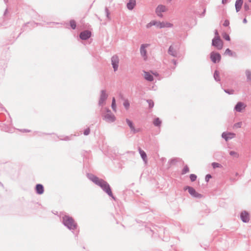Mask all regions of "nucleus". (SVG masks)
Wrapping results in <instances>:
<instances>
[{
	"instance_id": "1",
	"label": "nucleus",
	"mask_w": 251,
	"mask_h": 251,
	"mask_svg": "<svg viewBox=\"0 0 251 251\" xmlns=\"http://www.w3.org/2000/svg\"><path fill=\"white\" fill-rule=\"evenodd\" d=\"M63 222L70 229H75L76 228V224L72 217L65 216L63 218Z\"/></svg>"
},
{
	"instance_id": "2",
	"label": "nucleus",
	"mask_w": 251,
	"mask_h": 251,
	"mask_svg": "<svg viewBox=\"0 0 251 251\" xmlns=\"http://www.w3.org/2000/svg\"><path fill=\"white\" fill-rule=\"evenodd\" d=\"M98 185L100 186L109 196L114 199L110 187L106 181L102 179Z\"/></svg>"
},
{
	"instance_id": "3",
	"label": "nucleus",
	"mask_w": 251,
	"mask_h": 251,
	"mask_svg": "<svg viewBox=\"0 0 251 251\" xmlns=\"http://www.w3.org/2000/svg\"><path fill=\"white\" fill-rule=\"evenodd\" d=\"M212 44L218 50H221L223 47V42L220 36L215 37L212 40Z\"/></svg>"
},
{
	"instance_id": "4",
	"label": "nucleus",
	"mask_w": 251,
	"mask_h": 251,
	"mask_svg": "<svg viewBox=\"0 0 251 251\" xmlns=\"http://www.w3.org/2000/svg\"><path fill=\"white\" fill-rule=\"evenodd\" d=\"M184 190L185 191L188 190L189 194L194 197L198 198H201L202 197V195L196 192V191L193 187L190 186H186L184 188Z\"/></svg>"
},
{
	"instance_id": "5",
	"label": "nucleus",
	"mask_w": 251,
	"mask_h": 251,
	"mask_svg": "<svg viewBox=\"0 0 251 251\" xmlns=\"http://www.w3.org/2000/svg\"><path fill=\"white\" fill-rule=\"evenodd\" d=\"M156 26L159 28H170L173 26V24L168 22H160L156 21Z\"/></svg>"
},
{
	"instance_id": "6",
	"label": "nucleus",
	"mask_w": 251,
	"mask_h": 251,
	"mask_svg": "<svg viewBox=\"0 0 251 251\" xmlns=\"http://www.w3.org/2000/svg\"><path fill=\"white\" fill-rule=\"evenodd\" d=\"M167 10V7L163 5H158L156 8L155 12L158 16L162 17L163 16L162 13Z\"/></svg>"
},
{
	"instance_id": "7",
	"label": "nucleus",
	"mask_w": 251,
	"mask_h": 251,
	"mask_svg": "<svg viewBox=\"0 0 251 251\" xmlns=\"http://www.w3.org/2000/svg\"><path fill=\"white\" fill-rule=\"evenodd\" d=\"M210 58L213 63H216L220 61L221 56L219 53L213 51L210 53Z\"/></svg>"
},
{
	"instance_id": "8",
	"label": "nucleus",
	"mask_w": 251,
	"mask_h": 251,
	"mask_svg": "<svg viewBox=\"0 0 251 251\" xmlns=\"http://www.w3.org/2000/svg\"><path fill=\"white\" fill-rule=\"evenodd\" d=\"M107 97L108 95L106 94V92L104 90L101 91L99 100V104L100 105L103 104L107 99Z\"/></svg>"
},
{
	"instance_id": "9",
	"label": "nucleus",
	"mask_w": 251,
	"mask_h": 251,
	"mask_svg": "<svg viewBox=\"0 0 251 251\" xmlns=\"http://www.w3.org/2000/svg\"><path fill=\"white\" fill-rule=\"evenodd\" d=\"M119 61V59L117 56H113L112 57V64L115 71L118 69Z\"/></svg>"
},
{
	"instance_id": "10",
	"label": "nucleus",
	"mask_w": 251,
	"mask_h": 251,
	"mask_svg": "<svg viewBox=\"0 0 251 251\" xmlns=\"http://www.w3.org/2000/svg\"><path fill=\"white\" fill-rule=\"evenodd\" d=\"M91 35V33L90 31L85 30L80 33L79 37L82 40H86L88 39Z\"/></svg>"
},
{
	"instance_id": "11",
	"label": "nucleus",
	"mask_w": 251,
	"mask_h": 251,
	"mask_svg": "<svg viewBox=\"0 0 251 251\" xmlns=\"http://www.w3.org/2000/svg\"><path fill=\"white\" fill-rule=\"evenodd\" d=\"M241 218L243 222H248L250 220L249 214L246 211L243 212L241 214Z\"/></svg>"
},
{
	"instance_id": "12",
	"label": "nucleus",
	"mask_w": 251,
	"mask_h": 251,
	"mask_svg": "<svg viewBox=\"0 0 251 251\" xmlns=\"http://www.w3.org/2000/svg\"><path fill=\"white\" fill-rule=\"evenodd\" d=\"M246 107V105L242 102H238L235 107V109L238 112H241Z\"/></svg>"
},
{
	"instance_id": "13",
	"label": "nucleus",
	"mask_w": 251,
	"mask_h": 251,
	"mask_svg": "<svg viewBox=\"0 0 251 251\" xmlns=\"http://www.w3.org/2000/svg\"><path fill=\"white\" fill-rule=\"evenodd\" d=\"M144 77L148 81H151L153 80V76L149 72H144Z\"/></svg>"
},
{
	"instance_id": "14",
	"label": "nucleus",
	"mask_w": 251,
	"mask_h": 251,
	"mask_svg": "<svg viewBox=\"0 0 251 251\" xmlns=\"http://www.w3.org/2000/svg\"><path fill=\"white\" fill-rule=\"evenodd\" d=\"M126 123L127 124L128 126H129L131 130L134 133H136L138 131V130H136L133 124L132 121L129 120V119L126 120Z\"/></svg>"
},
{
	"instance_id": "15",
	"label": "nucleus",
	"mask_w": 251,
	"mask_h": 251,
	"mask_svg": "<svg viewBox=\"0 0 251 251\" xmlns=\"http://www.w3.org/2000/svg\"><path fill=\"white\" fill-rule=\"evenodd\" d=\"M148 46V45H142L141 47V53L143 56L144 57V59H146L147 56H146V48H147Z\"/></svg>"
},
{
	"instance_id": "16",
	"label": "nucleus",
	"mask_w": 251,
	"mask_h": 251,
	"mask_svg": "<svg viewBox=\"0 0 251 251\" xmlns=\"http://www.w3.org/2000/svg\"><path fill=\"white\" fill-rule=\"evenodd\" d=\"M235 136V134L234 133H223L222 134V137L225 139L226 141L228 140L229 139H231Z\"/></svg>"
},
{
	"instance_id": "17",
	"label": "nucleus",
	"mask_w": 251,
	"mask_h": 251,
	"mask_svg": "<svg viewBox=\"0 0 251 251\" xmlns=\"http://www.w3.org/2000/svg\"><path fill=\"white\" fill-rule=\"evenodd\" d=\"M105 119L108 122H114L115 120V117L114 115L111 113H107L105 116Z\"/></svg>"
},
{
	"instance_id": "18",
	"label": "nucleus",
	"mask_w": 251,
	"mask_h": 251,
	"mask_svg": "<svg viewBox=\"0 0 251 251\" xmlns=\"http://www.w3.org/2000/svg\"><path fill=\"white\" fill-rule=\"evenodd\" d=\"M89 178L97 185H98L102 180L101 179H99L98 177L92 175L90 176Z\"/></svg>"
},
{
	"instance_id": "19",
	"label": "nucleus",
	"mask_w": 251,
	"mask_h": 251,
	"mask_svg": "<svg viewBox=\"0 0 251 251\" xmlns=\"http://www.w3.org/2000/svg\"><path fill=\"white\" fill-rule=\"evenodd\" d=\"M36 190L38 194H42L44 193V187L42 185L38 184L36 186Z\"/></svg>"
},
{
	"instance_id": "20",
	"label": "nucleus",
	"mask_w": 251,
	"mask_h": 251,
	"mask_svg": "<svg viewBox=\"0 0 251 251\" xmlns=\"http://www.w3.org/2000/svg\"><path fill=\"white\" fill-rule=\"evenodd\" d=\"M243 0H237L235 3V8L237 12H238L242 6Z\"/></svg>"
},
{
	"instance_id": "21",
	"label": "nucleus",
	"mask_w": 251,
	"mask_h": 251,
	"mask_svg": "<svg viewBox=\"0 0 251 251\" xmlns=\"http://www.w3.org/2000/svg\"><path fill=\"white\" fill-rule=\"evenodd\" d=\"M135 4H136V0H130L127 4V7L128 9L131 10L134 8Z\"/></svg>"
},
{
	"instance_id": "22",
	"label": "nucleus",
	"mask_w": 251,
	"mask_h": 251,
	"mask_svg": "<svg viewBox=\"0 0 251 251\" xmlns=\"http://www.w3.org/2000/svg\"><path fill=\"white\" fill-rule=\"evenodd\" d=\"M139 153L141 155V157L143 159V160L145 161V163H147V155L146 152L141 150V148L139 149Z\"/></svg>"
},
{
	"instance_id": "23",
	"label": "nucleus",
	"mask_w": 251,
	"mask_h": 251,
	"mask_svg": "<svg viewBox=\"0 0 251 251\" xmlns=\"http://www.w3.org/2000/svg\"><path fill=\"white\" fill-rule=\"evenodd\" d=\"M156 21L153 20V21H151V22H150V23H149L148 24H147L146 26L147 28H149L153 25L156 26Z\"/></svg>"
},
{
	"instance_id": "24",
	"label": "nucleus",
	"mask_w": 251,
	"mask_h": 251,
	"mask_svg": "<svg viewBox=\"0 0 251 251\" xmlns=\"http://www.w3.org/2000/svg\"><path fill=\"white\" fill-rule=\"evenodd\" d=\"M169 52L173 56H176V52L173 46H171L169 49Z\"/></svg>"
},
{
	"instance_id": "25",
	"label": "nucleus",
	"mask_w": 251,
	"mask_h": 251,
	"mask_svg": "<svg viewBox=\"0 0 251 251\" xmlns=\"http://www.w3.org/2000/svg\"><path fill=\"white\" fill-rule=\"evenodd\" d=\"M161 124V121L158 118H157L154 119V120L153 121V124L155 126H160Z\"/></svg>"
},
{
	"instance_id": "26",
	"label": "nucleus",
	"mask_w": 251,
	"mask_h": 251,
	"mask_svg": "<svg viewBox=\"0 0 251 251\" xmlns=\"http://www.w3.org/2000/svg\"><path fill=\"white\" fill-rule=\"evenodd\" d=\"M111 107H112V108L113 110V111L116 112V100H115V98H113Z\"/></svg>"
},
{
	"instance_id": "27",
	"label": "nucleus",
	"mask_w": 251,
	"mask_h": 251,
	"mask_svg": "<svg viewBox=\"0 0 251 251\" xmlns=\"http://www.w3.org/2000/svg\"><path fill=\"white\" fill-rule=\"evenodd\" d=\"M123 104L126 109H128L129 108V106H130V103H129V102L128 101V100H125Z\"/></svg>"
},
{
	"instance_id": "28",
	"label": "nucleus",
	"mask_w": 251,
	"mask_h": 251,
	"mask_svg": "<svg viewBox=\"0 0 251 251\" xmlns=\"http://www.w3.org/2000/svg\"><path fill=\"white\" fill-rule=\"evenodd\" d=\"M223 37L227 41H230V38L228 34L226 33H224L222 35Z\"/></svg>"
},
{
	"instance_id": "29",
	"label": "nucleus",
	"mask_w": 251,
	"mask_h": 251,
	"mask_svg": "<svg viewBox=\"0 0 251 251\" xmlns=\"http://www.w3.org/2000/svg\"><path fill=\"white\" fill-rule=\"evenodd\" d=\"M70 25L73 29H75L76 27L75 22L74 20H71L70 21Z\"/></svg>"
},
{
	"instance_id": "30",
	"label": "nucleus",
	"mask_w": 251,
	"mask_h": 251,
	"mask_svg": "<svg viewBox=\"0 0 251 251\" xmlns=\"http://www.w3.org/2000/svg\"><path fill=\"white\" fill-rule=\"evenodd\" d=\"M189 171V168L188 166H186L184 167L182 171V174H185L188 173Z\"/></svg>"
},
{
	"instance_id": "31",
	"label": "nucleus",
	"mask_w": 251,
	"mask_h": 251,
	"mask_svg": "<svg viewBox=\"0 0 251 251\" xmlns=\"http://www.w3.org/2000/svg\"><path fill=\"white\" fill-rule=\"evenodd\" d=\"M225 54L232 56V52L230 50H229V49H227L225 52Z\"/></svg>"
},
{
	"instance_id": "32",
	"label": "nucleus",
	"mask_w": 251,
	"mask_h": 251,
	"mask_svg": "<svg viewBox=\"0 0 251 251\" xmlns=\"http://www.w3.org/2000/svg\"><path fill=\"white\" fill-rule=\"evenodd\" d=\"M190 178L192 181H194L197 179V176L194 174H191L190 176Z\"/></svg>"
},
{
	"instance_id": "33",
	"label": "nucleus",
	"mask_w": 251,
	"mask_h": 251,
	"mask_svg": "<svg viewBox=\"0 0 251 251\" xmlns=\"http://www.w3.org/2000/svg\"><path fill=\"white\" fill-rule=\"evenodd\" d=\"M214 77L216 80H219V75L217 71H215L214 73Z\"/></svg>"
},
{
	"instance_id": "34",
	"label": "nucleus",
	"mask_w": 251,
	"mask_h": 251,
	"mask_svg": "<svg viewBox=\"0 0 251 251\" xmlns=\"http://www.w3.org/2000/svg\"><path fill=\"white\" fill-rule=\"evenodd\" d=\"M148 102L149 103V107L150 108L153 107V106L154 105V103H153V101L152 100H148Z\"/></svg>"
},
{
	"instance_id": "35",
	"label": "nucleus",
	"mask_w": 251,
	"mask_h": 251,
	"mask_svg": "<svg viewBox=\"0 0 251 251\" xmlns=\"http://www.w3.org/2000/svg\"><path fill=\"white\" fill-rule=\"evenodd\" d=\"M229 25V22L228 20L225 21L223 25L225 26H227Z\"/></svg>"
},
{
	"instance_id": "36",
	"label": "nucleus",
	"mask_w": 251,
	"mask_h": 251,
	"mask_svg": "<svg viewBox=\"0 0 251 251\" xmlns=\"http://www.w3.org/2000/svg\"><path fill=\"white\" fill-rule=\"evenodd\" d=\"M89 133H90V129L89 128H87L86 129H85L84 130V135H87L89 134Z\"/></svg>"
},
{
	"instance_id": "37",
	"label": "nucleus",
	"mask_w": 251,
	"mask_h": 251,
	"mask_svg": "<svg viewBox=\"0 0 251 251\" xmlns=\"http://www.w3.org/2000/svg\"><path fill=\"white\" fill-rule=\"evenodd\" d=\"M212 166L213 167V168H217V167H220V164L217 163H213L212 164Z\"/></svg>"
},
{
	"instance_id": "38",
	"label": "nucleus",
	"mask_w": 251,
	"mask_h": 251,
	"mask_svg": "<svg viewBox=\"0 0 251 251\" xmlns=\"http://www.w3.org/2000/svg\"><path fill=\"white\" fill-rule=\"evenodd\" d=\"M242 123H238L235 124L234 126L237 128L240 127L241 126Z\"/></svg>"
},
{
	"instance_id": "39",
	"label": "nucleus",
	"mask_w": 251,
	"mask_h": 251,
	"mask_svg": "<svg viewBox=\"0 0 251 251\" xmlns=\"http://www.w3.org/2000/svg\"><path fill=\"white\" fill-rule=\"evenodd\" d=\"M211 177V176L210 175H207L205 176V180L206 181H208L209 179Z\"/></svg>"
},
{
	"instance_id": "40",
	"label": "nucleus",
	"mask_w": 251,
	"mask_h": 251,
	"mask_svg": "<svg viewBox=\"0 0 251 251\" xmlns=\"http://www.w3.org/2000/svg\"><path fill=\"white\" fill-rule=\"evenodd\" d=\"M246 75L249 79H251V74L250 72H247Z\"/></svg>"
},
{
	"instance_id": "41",
	"label": "nucleus",
	"mask_w": 251,
	"mask_h": 251,
	"mask_svg": "<svg viewBox=\"0 0 251 251\" xmlns=\"http://www.w3.org/2000/svg\"><path fill=\"white\" fill-rule=\"evenodd\" d=\"M215 37L219 36V33L217 30L215 31Z\"/></svg>"
},
{
	"instance_id": "42",
	"label": "nucleus",
	"mask_w": 251,
	"mask_h": 251,
	"mask_svg": "<svg viewBox=\"0 0 251 251\" xmlns=\"http://www.w3.org/2000/svg\"><path fill=\"white\" fill-rule=\"evenodd\" d=\"M236 154V153L235 152H234V151H230V155H232Z\"/></svg>"
},
{
	"instance_id": "43",
	"label": "nucleus",
	"mask_w": 251,
	"mask_h": 251,
	"mask_svg": "<svg viewBox=\"0 0 251 251\" xmlns=\"http://www.w3.org/2000/svg\"><path fill=\"white\" fill-rule=\"evenodd\" d=\"M245 8L246 10L249 9V7L247 6L246 4L245 5Z\"/></svg>"
},
{
	"instance_id": "44",
	"label": "nucleus",
	"mask_w": 251,
	"mask_h": 251,
	"mask_svg": "<svg viewBox=\"0 0 251 251\" xmlns=\"http://www.w3.org/2000/svg\"><path fill=\"white\" fill-rule=\"evenodd\" d=\"M153 74L155 75V76H158V74H157V73H153Z\"/></svg>"
},
{
	"instance_id": "45",
	"label": "nucleus",
	"mask_w": 251,
	"mask_h": 251,
	"mask_svg": "<svg viewBox=\"0 0 251 251\" xmlns=\"http://www.w3.org/2000/svg\"><path fill=\"white\" fill-rule=\"evenodd\" d=\"M227 0H223V3H224L225 2H226Z\"/></svg>"
},
{
	"instance_id": "46",
	"label": "nucleus",
	"mask_w": 251,
	"mask_h": 251,
	"mask_svg": "<svg viewBox=\"0 0 251 251\" xmlns=\"http://www.w3.org/2000/svg\"><path fill=\"white\" fill-rule=\"evenodd\" d=\"M244 21L245 22H246V20L245 19L244 20Z\"/></svg>"
}]
</instances>
